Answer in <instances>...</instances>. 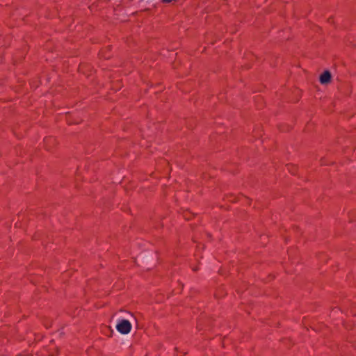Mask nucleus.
I'll list each match as a JSON object with an SVG mask.
<instances>
[{
    "label": "nucleus",
    "mask_w": 356,
    "mask_h": 356,
    "mask_svg": "<svg viewBox=\"0 0 356 356\" xmlns=\"http://www.w3.org/2000/svg\"><path fill=\"white\" fill-rule=\"evenodd\" d=\"M116 330L122 334H127L130 332L132 325L131 323L126 319H119L116 324Z\"/></svg>",
    "instance_id": "obj_1"
},
{
    "label": "nucleus",
    "mask_w": 356,
    "mask_h": 356,
    "mask_svg": "<svg viewBox=\"0 0 356 356\" xmlns=\"http://www.w3.org/2000/svg\"><path fill=\"white\" fill-rule=\"evenodd\" d=\"M331 74L329 71H325L321 76H320V82L321 84H327L331 81Z\"/></svg>",
    "instance_id": "obj_2"
}]
</instances>
